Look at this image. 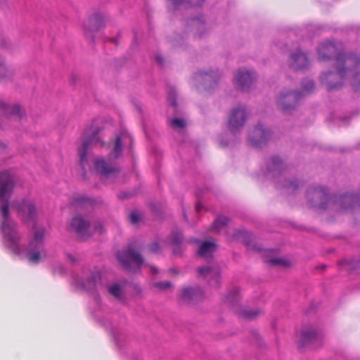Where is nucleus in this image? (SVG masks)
I'll return each instance as SVG.
<instances>
[{
	"mask_svg": "<svg viewBox=\"0 0 360 360\" xmlns=\"http://www.w3.org/2000/svg\"><path fill=\"white\" fill-rule=\"evenodd\" d=\"M15 185L14 174L8 170L0 172V212L1 215V229L4 238L9 243L11 251L19 255L21 248L19 241L21 238L17 224L9 219V198Z\"/></svg>",
	"mask_w": 360,
	"mask_h": 360,
	"instance_id": "nucleus-1",
	"label": "nucleus"
},
{
	"mask_svg": "<svg viewBox=\"0 0 360 360\" xmlns=\"http://www.w3.org/2000/svg\"><path fill=\"white\" fill-rule=\"evenodd\" d=\"M336 65L335 72H328L321 76V82L328 91L335 90L342 86L346 76L352 75L351 84L355 91L360 90V68H356L355 64L347 65L345 63Z\"/></svg>",
	"mask_w": 360,
	"mask_h": 360,
	"instance_id": "nucleus-2",
	"label": "nucleus"
},
{
	"mask_svg": "<svg viewBox=\"0 0 360 360\" xmlns=\"http://www.w3.org/2000/svg\"><path fill=\"white\" fill-rule=\"evenodd\" d=\"M319 58L322 61H327L335 57V64L342 65L345 63L347 65H354L356 68H360V57L357 58L354 55H345L340 51L334 43L326 41L320 46L318 50Z\"/></svg>",
	"mask_w": 360,
	"mask_h": 360,
	"instance_id": "nucleus-3",
	"label": "nucleus"
},
{
	"mask_svg": "<svg viewBox=\"0 0 360 360\" xmlns=\"http://www.w3.org/2000/svg\"><path fill=\"white\" fill-rule=\"evenodd\" d=\"M117 257L122 267L126 270H131V264H134L137 269H140L143 264L144 259L132 245L117 253Z\"/></svg>",
	"mask_w": 360,
	"mask_h": 360,
	"instance_id": "nucleus-4",
	"label": "nucleus"
},
{
	"mask_svg": "<svg viewBox=\"0 0 360 360\" xmlns=\"http://www.w3.org/2000/svg\"><path fill=\"white\" fill-rule=\"evenodd\" d=\"M307 196L311 206L319 209H325L330 198L324 188L316 186L308 189Z\"/></svg>",
	"mask_w": 360,
	"mask_h": 360,
	"instance_id": "nucleus-5",
	"label": "nucleus"
},
{
	"mask_svg": "<svg viewBox=\"0 0 360 360\" xmlns=\"http://www.w3.org/2000/svg\"><path fill=\"white\" fill-rule=\"evenodd\" d=\"M302 97V94L294 91H288L281 93L278 98V106L284 112H288L295 108L299 100Z\"/></svg>",
	"mask_w": 360,
	"mask_h": 360,
	"instance_id": "nucleus-6",
	"label": "nucleus"
},
{
	"mask_svg": "<svg viewBox=\"0 0 360 360\" xmlns=\"http://www.w3.org/2000/svg\"><path fill=\"white\" fill-rule=\"evenodd\" d=\"M94 167L95 171L105 178L114 176L120 172L117 167L109 165L102 157H98L94 160Z\"/></svg>",
	"mask_w": 360,
	"mask_h": 360,
	"instance_id": "nucleus-7",
	"label": "nucleus"
},
{
	"mask_svg": "<svg viewBox=\"0 0 360 360\" xmlns=\"http://www.w3.org/2000/svg\"><path fill=\"white\" fill-rule=\"evenodd\" d=\"M105 27L104 15L98 12L91 15L84 25V30L86 34H91L99 31Z\"/></svg>",
	"mask_w": 360,
	"mask_h": 360,
	"instance_id": "nucleus-8",
	"label": "nucleus"
},
{
	"mask_svg": "<svg viewBox=\"0 0 360 360\" xmlns=\"http://www.w3.org/2000/svg\"><path fill=\"white\" fill-rule=\"evenodd\" d=\"M70 228L82 239H86L91 235L89 223L81 216L73 217L70 221Z\"/></svg>",
	"mask_w": 360,
	"mask_h": 360,
	"instance_id": "nucleus-9",
	"label": "nucleus"
},
{
	"mask_svg": "<svg viewBox=\"0 0 360 360\" xmlns=\"http://www.w3.org/2000/svg\"><path fill=\"white\" fill-rule=\"evenodd\" d=\"M247 118L244 108H236L232 110L229 120V128L232 132L243 127Z\"/></svg>",
	"mask_w": 360,
	"mask_h": 360,
	"instance_id": "nucleus-10",
	"label": "nucleus"
},
{
	"mask_svg": "<svg viewBox=\"0 0 360 360\" xmlns=\"http://www.w3.org/2000/svg\"><path fill=\"white\" fill-rule=\"evenodd\" d=\"M255 79L253 72L239 70L235 77L234 82L240 91H247Z\"/></svg>",
	"mask_w": 360,
	"mask_h": 360,
	"instance_id": "nucleus-11",
	"label": "nucleus"
},
{
	"mask_svg": "<svg viewBox=\"0 0 360 360\" xmlns=\"http://www.w3.org/2000/svg\"><path fill=\"white\" fill-rule=\"evenodd\" d=\"M16 209L18 216L24 222L33 219L37 212L33 201L29 200H23L16 206Z\"/></svg>",
	"mask_w": 360,
	"mask_h": 360,
	"instance_id": "nucleus-12",
	"label": "nucleus"
},
{
	"mask_svg": "<svg viewBox=\"0 0 360 360\" xmlns=\"http://www.w3.org/2000/svg\"><path fill=\"white\" fill-rule=\"evenodd\" d=\"M269 137V130L265 129L260 125H257L251 131L250 134L249 135L248 140L252 146L259 147L266 143Z\"/></svg>",
	"mask_w": 360,
	"mask_h": 360,
	"instance_id": "nucleus-13",
	"label": "nucleus"
},
{
	"mask_svg": "<svg viewBox=\"0 0 360 360\" xmlns=\"http://www.w3.org/2000/svg\"><path fill=\"white\" fill-rule=\"evenodd\" d=\"M98 143H101V146H104L105 144L104 141H101L97 132H94L91 137L84 140L82 147L78 150L81 165H83L86 160L89 148L91 146H96Z\"/></svg>",
	"mask_w": 360,
	"mask_h": 360,
	"instance_id": "nucleus-14",
	"label": "nucleus"
},
{
	"mask_svg": "<svg viewBox=\"0 0 360 360\" xmlns=\"http://www.w3.org/2000/svg\"><path fill=\"white\" fill-rule=\"evenodd\" d=\"M199 276L207 278L210 284L218 288L219 285V273L217 269L210 266L200 267L198 269Z\"/></svg>",
	"mask_w": 360,
	"mask_h": 360,
	"instance_id": "nucleus-15",
	"label": "nucleus"
},
{
	"mask_svg": "<svg viewBox=\"0 0 360 360\" xmlns=\"http://www.w3.org/2000/svg\"><path fill=\"white\" fill-rule=\"evenodd\" d=\"M309 65V60L307 55L300 51L292 53L290 57V66L295 70L306 68Z\"/></svg>",
	"mask_w": 360,
	"mask_h": 360,
	"instance_id": "nucleus-16",
	"label": "nucleus"
},
{
	"mask_svg": "<svg viewBox=\"0 0 360 360\" xmlns=\"http://www.w3.org/2000/svg\"><path fill=\"white\" fill-rule=\"evenodd\" d=\"M0 113L6 118H12L16 117L20 118L21 110L18 104L8 105L4 101L0 100Z\"/></svg>",
	"mask_w": 360,
	"mask_h": 360,
	"instance_id": "nucleus-17",
	"label": "nucleus"
},
{
	"mask_svg": "<svg viewBox=\"0 0 360 360\" xmlns=\"http://www.w3.org/2000/svg\"><path fill=\"white\" fill-rule=\"evenodd\" d=\"M203 297L200 288H184L181 290V298L186 302H198Z\"/></svg>",
	"mask_w": 360,
	"mask_h": 360,
	"instance_id": "nucleus-18",
	"label": "nucleus"
},
{
	"mask_svg": "<svg viewBox=\"0 0 360 360\" xmlns=\"http://www.w3.org/2000/svg\"><path fill=\"white\" fill-rule=\"evenodd\" d=\"M14 73L12 68L9 69L4 63H0V82L11 81Z\"/></svg>",
	"mask_w": 360,
	"mask_h": 360,
	"instance_id": "nucleus-19",
	"label": "nucleus"
},
{
	"mask_svg": "<svg viewBox=\"0 0 360 360\" xmlns=\"http://www.w3.org/2000/svg\"><path fill=\"white\" fill-rule=\"evenodd\" d=\"M44 231V229L42 228L34 231L33 238L30 242V247L31 248H37L43 243Z\"/></svg>",
	"mask_w": 360,
	"mask_h": 360,
	"instance_id": "nucleus-20",
	"label": "nucleus"
},
{
	"mask_svg": "<svg viewBox=\"0 0 360 360\" xmlns=\"http://www.w3.org/2000/svg\"><path fill=\"white\" fill-rule=\"evenodd\" d=\"M216 250V244L212 241L203 242L198 250V255L202 257H205L209 254L213 252Z\"/></svg>",
	"mask_w": 360,
	"mask_h": 360,
	"instance_id": "nucleus-21",
	"label": "nucleus"
},
{
	"mask_svg": "<svg viewBox=\"0 0 360 360\" xmlns=\"http://www.w3.org/2000/svg\"><path fill=\"white\" fill-rule=\"evenodd\" d=\"M101 280V274L99 271H94L91 273L89 277L86 278L84 283V287L87 290L94 289L96 283Z\"/></svg>",
	"mask_w": 360,
	"mask_h": 360,
	"instance_id": "nucleus-22",
	"label": "nucleus"
},
{
	"mask_svg": "<svg viewBox=\"0 0 360 360\" xmlns=\"http://www.w3.org/2000/svg\"><path fill=\"white\" fill-rule=\"evenodd\" d=\"M229 222V219L226 217L221 216L218 217L211 225L212 231L220 233L221 230L225 228Z\"/></svg>",
	"mask_w": 360,
	"mask_h": 360,
	"instance_id": "nucleus-23",
	"label": "nucleus"
},
{
	"mask_svg": "<svg viewBox=\"0 0 360 360\" xmlns=\"http://www.w3.org/2000/svg\"><path fill=\"white\" fill-rule=\"evenodd\" d=\"M319 337V334L314 330L303 331L302 333V344L305 345L313 342Z\"/></svg>",
	"mask_w": 360,
	"mask_h": 360,
	"instance_id": "nucleus-24",
	"label": "nucleus"
},
{
	"mask_svg": "<svg viewBox=\"0 0 360 360\" xmlns=\"http://www.w3.org/2000/svg\"><path fill=\"white\" fill-rule=\"evenodd\" d=\"M183 237L180 232L174 233L172 236V245H173L174 253L177 255L181 252L180 245L182 242Z\"/></svg>",
	"mask_w": 360,
	"mask_h": 360,
	"instance_id": "nucleus-25",
	"label": "nucleus"
},
{
	"mask_svg": "<svg viewBox=\"0 0 360 360\" xmlns=\"http://www.w3.org/2000/svg\"><path fill=\"white\" fill-rule=\"evenodd\" d=\"M122 154V137L116 136L113 149L110 153V156L112 158H117Z\"/></svg>",
	"mask_w": 360,
	"mask_h": 360,
	"instance_id": "nucleus-26",
	"label": "nucleus"
},
{
	"mask_svg": "<svg viewBox=\"0 0 360 360\" xmlns=\"http://www.w3.org/2000/svg\"><path fill=\"white\" fill-rule=\"evenodd\" d=\"M357 197L353 195L346 194L341 197L340 200V207L342 210H346L356 200Z\"/></svg>",
	"mask_w": 360,
	"mask_h": 360,
	"instance_id": "nucleus-27",
	"label": "nucleus"
},
{
	"mask_svg": "<svg viewBox=\"0 0 360 360\" xmlns=\"http://www.w3.org/2000/svg\"><path fill=\"white\" fill-rule=\"evenodd\" d=\"M261 314L262 311L258 309H244L240 311V316L245 319L252 320Z\"/></svg>",
	"mask_w": 360,
	"mask_h": 360,
	"instance_id": "nucleus-28",
	"label": "nucleus"
},
{
	"mask_svg": "<svg viewBox=\"0 0 360 360\" xmlns=\"http://www.w3.org/2000/svg\"><path fill=\"white\" fill-rule=\"evenodd\" d=\"M271 266H278L283 268L289 267L290 262L285 258H273L268 261Z\"/></svg>",
	"mask_w": 360,
	"mask_h": 360,
	"instance_id": "nucleus-29",
	"label": "nucleus"
},
{
	"mask_svg": "<svg viewBox=\"0 0 360 360\" xmlns=\"http://www.w3.org/2000/svg\"><path fill=\"white\" fill-rule=\"evenodd\" d=\"M153 286L160 291L172 288V283L167 281L154 283Z\"/></svg>",
	"mask_w": 360,
	"mask_h": 360,
	"instance_id": "nucleus-30",
	"label": "nucleus"
},
{
	"mask_svg": "<svg viewBox=\"0 0 360 360\" xmlns=\"http://www.w3.org/2000/svg\"><path fill=\"white\" fill-rule=\"evenodd\" d=\"M281 165V160L278 157H274L271 159V165L269 166L268 169L272 172L276 170L280 171Z\"/></svg>",
	"mask_w": 360,
	"mask_h": 360,
	"instance_id": "nucleus-31",
	"label": "nucleus"
},
{
	"mask_svg": "<svg viewBox=\"0 0 360 360\" xmlns=\"http://www.w3.org/2000/svg\"><path fill=\"white\" fill-rule=\"evenodd\" d=\"M27 257L30 262L37 264L40 261V253L39 251H31L27 253Z\"/></svg>",
	"mask_w": 360,
	"mask_h": 360,
	"instance_id": "nucleus-32",
	"label": "nucleus"
},
{
	"mask_svg": "<svg viewBox=\"0 0 360 360\" xmlns=\"http://www.w3.org/2000/svg\"><path fill=\"white\" fill-rule=\"evenodd\" d=\"M303 91L309 93L312 91L314 88V82L309 79H306L302 82Z\"/></svg>",
	"mask_w": 360,
	"mask_h": 360,
	"instance_id": "nucleus-33",
	"label": "nucleus"
},
{
	"mask_svg": "<svg viewBox=\"0 0 360 360\" xmlns=\"http://www.w3.org/2000/svg\"><path fill=\"white\" fill-rule=\"evenodd\" d=\"M170 125L174 128H184L185 122L183 120L179 118H174L170 121Z\"/></svg>",
	"mask_w": 360,
	"mask_h": 360,
	"instance_id": "nucleus-34",
	"label": "nucleus"
},
{
	"mask_svg": "<svg viewBox=\"0 0 360 360\" xmlns=\"http://www.w3.org/2000/svg\"><path fill=\"white\" fill-rule=\"evenodd\" d=\"M108 291L112 295L116 297H119L120 295L121 290L118 285H112L109 288Z\"/></svg>",
	"mask_w": 360,
	"mask_h": 360,
	"instance_id": "nucleus-35",
	"label": "nucleus"
},
{
	"mask_svg": "<svg viewBox=\"0 0 360 360\" xmlns=\"http://www.w3.org/2000/svg\"><path fill=\"white\" fill-rule=\"evenodd\" d=\"M198 76L203 77V78H204V77H205V80L207 82H210L212 79H214L215 77V75H214L213 72L207 73L206 72H199L198 73Z\"/></svg>",
	"mask_w": 360,
	"mask_h": 360,
	"instance_id": "nucleus-36",
	"label": "nucleus"
},
{
	"mask_svg": "<svg viewBox=\"0 0 360 360\" xmlns=\"http://www.w3.org/2000/svg\"><path fill=\"white\" fill-rule=\"evenodd\" d=\"M129 221L131 224H135L139 221V216L136 212H131L129 214Z\"/></svg>",
	"mask_w": 360,
	"mask_h": 360,
	"instance_id": "nucleus-37",
	"label": "nucleus"
},
{
	"mask_svg": "<svg viewBox=\"0 0 360 360\" xmlns=\"http://www.w3.org/2000/svg\"><path fill=\"white\" fill-rule=\"evenodd\" d=\"M176 96L174 92L169 93L168 96V101L171 104V105L176 107Z\"/></svg>",
	"mask_w": 360,
	"mask_h": 360,
	"instance_id": "nucleus-38",
	"label": "nucleus"
},
{
	"mask_svg": "<svg viewBox=\"0 0 360 360\" xmlns=\"http://www.w3.org/2000/svg\"><path fill=\"white\" fill-rule=\"evenodd\" d=\"M149 251L153 253H157L160 250V245L158 243L153 242L149 245Z\"/></svg>",
	"mask_w": 360,
	"mask_h": 360,
	"instance_id": "nucleus-39",
	"label": "nucleus"
},
{
	"mask_svg": "<svg viewBox=\"0 0 360 360\" xmlns=\"http://www.w3.org/2000/svg\"><path fill=\"white\" fill-rule=\"evenodd\" d=\"M94 231H98L100 233H102V231H103L102 224L100 222L96 223L94 225Z\"/></svg>",
	"mask_w": 360,
	"mask_h": 360,
	"instance_id": "nucleus-40",
	"label": "nucleus"
},
{
	"mask_svg": "<svg viewBox=\"0 0 360 360\" xmlns=\"http://www.w3.org/2000/svg\"><path fill=\"white\" fill-rule=\"evenodd\" d=\"M285 186H287L288 188H292V189L294 190L295 188H296L297 187V185L295 184L294 181H290L289 183H288Z\"/></svg>",
	"mask_w": 360,
	"mask_h": 360,
	"instance_id": "nucleus-41",
	"label": "nucleus"
},
{
	"mask_svg": "<svg viewBox=\"0 0 360 360\" xmlns=\"http://www.w3.org/2000/svg\"><path fill=\"white\" fill-rule=\"evenodd\" d=\"M83 200H84V199L82 198H75L72 203H74V204L79 203V202H83Z\"/></svg>",
	"mask_w": 360,
	"mask_h": 360,
	"instance_id": "nucleus-42",
	"label": "nucleus"
},
{
	"mask_svg": "<svg viewBox=\"0 0 360 360\" xmlns=\"http://www.w3.org/2000/svg\"><path fill=\"white\" fill-rule=\"evenodd\" d=\"M155 59H156L157 62L159 63L160 64H162L163 62V59L161 56H157L155 57Z\"/></svg>",
	"mask_w": 360,
	"mask_h": 360,
	"instance_id": "nucleus-43",
	"label": "nucleus"
},
{
	"mask_svg": "<svg viewBox=\"0 0 360 360\" xmlns=\"http://www.w3.org/2000/svg\"><path fill=\"white\" fill-rule=\"evenodd\" d=\"M182 2H183V1H174V7H177V6H179L181 4V3H182Z\"/></svg>",
	"mask_w": 360,
	"mask_h": 360,
	"instance_id": "nucleus-44",
	"label": "nucleus"
},
{
	"mask_svg": "<svg viewBox=\"0 0 360 360\" xmlns=\"http://www.w3.org/2000/svg\"><path fill=\"white\" fill-rule=\"evenodd\" d=\"M151 270L153 272L157 274L158 272L157 268L154 267V266H151Z\"/></svg>",
	"mask_w": 360,
	"mask_h": 360,
	"instance_id": "nucleus-45",
	"label": "nucleus"
},
{
	"mask_svg": "<svg viewBox=\"0 0 360 360\" xmlns=\"http://www.w3.org/2000/svg\"><path fill=\"white\" fill-rule=\"evenodd\" d=\"M195 207H196L197 211H199L201 207V205L200 204H197Z\"/></svg>",
	"mask_w": 360,
	"mask_h": 360,
	"instance_id": "nucleus-46",
	"label": "nucleus"
},
{
	"mask_svg": "<svg viewBox=\"0 0 360 360\" xmlns=\"http://www.w3.org/2000/svg\"><path fill=\"white\" fill-rule=\"evenodd\" d=\"M184 219H185L186 220H187V218H186V214H184Z\"/></svg>",
	"mask_w": 360,
	"mask_h": 360,
	"instance_id": "nucleus-47",
	"label": "nucleus"
}]
</instances>
